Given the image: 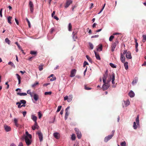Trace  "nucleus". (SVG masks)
<instances>
[{
  "instance_id": "f257e3e1",
  "label": "nucleus",
  "mask_w": 146,
  "mask_h": 146,
  "mask_svg": "<svg viewBox=\"0 0 146 146\" xmlns=\"http://www.w3.org/2000/svg\"><path fill=\"white\" fill-rule=\"evenodd\" d=\"M110 81L111 79H109V80H107V82L104 83V84L102 87V88L104 90H105L108 88L110 86L108 83L110 82Z\"/></svg>"
},
{
  "instance_id": "f03ea898",
  "label": "nucleus",
  "mask_w": 146,
  "mask_h": 146,
  "mask_svg": "<svg viewBox=\"0 0 146 146\" xmlns=\"http://www.w3.org/2000/svg\"><path fill=\"white\" fill-rule=\"evenodd\" d=\"M139 116L138 115L136 119V123L135 122H134L133 123V127L134 129H136L137 128V125L138 126L139 125Z\"/></svg>"
},
{
  "instance_id": "7ed1b4c3",
  "label": "nucleus",
  "mask_w": 146,
  "mask_h": 146,
  "mask_svg": "<svg viewBox=\"0 0 146 146\" xmlns=\"http://www.w3.org/2000/svg\"><path fill=\"white\" fill-rule=\"evenodd\" d=\"M118 40L117 39H116L115 40V42L112 43L111 46V50L112 52L114 51L116 46L118 44Z\"/></svg>"
},
{
  "instance_id": "20e7f679",
  "label": "nucleus",
  "mask_w": 146,
  "mask_h": 146,
  "mask_svg": "<svg viewBox=\"0 0 146 146\" xmlns=\"http://www.w3.org/2000/svg\"><path fill=\"white\" fill-rule=\"evenodd\" d=\"M29 7L31 13H33L34 11V6L33 3L31 1H29Z\"/></svg>"
},
{
  "instance_id": "39448f33",
  "label": "nucleus",
  "mask_w": 146,
  "mask_h": 146,
  "mask_svg": "<svg viewBox=\"0 0 146 146\" xmlns=\"http://www.w3.org/2000/svg\"><path fill=\"white\" fill-rule=\"evenodd\" d=\"M108 70H106V71L105 73L103 75V83H105L106 82H107V81H106V80L108 76Z\"/></svg>"
},
{
  "instance_id": "423d86ee",
  "label": "nucleus",
  "mask_w": 146,
  "mask_h": 146,
  "mask_svg": "<svg viewBox=\"0 0 146 146\" xmlns=\"http://www.w3.org/2000/svg\"><path fill=\"white\" fill-rule=\"evenodd\" d=\"M37 133L38 135L39 139L40 141H42L43 140V135L42 133L40 131H38Z\"/></svg>"
},
{
  "instance_id": "0eeeda50",
  "label": "nucleus",
  "mask_w": 146,
  "mask_h": 146,
  "mask_svg": "<svg viewBox=\"0 0 146 146\" xmlns=\"http://www.w3.org/2000/svg\"><path fill=\"white\" fill-rule=\"evenodd\" d=\"M70 107L68 106V107L65 110V119L66 120L69 114V113H68V110L70 109Z\"/></svg>"
},
{
  "instance_id": "6e6552de",
  "label": "nucleus",
  "mask_w": 146,
  "mask_h": 146,
  "mask_svg": "<svg viewBox=\"0 0 146 146\" xmlns=\"http://www.w3.org/2000/svg\"><path fill=\"white\" fill-rule=\"evenodd\" d=\"M113 137V135H109L106 137L104 139V141L105 142H107L108 141L111 139Z\"/></svg>"
},
{
  "instance_id": "1a4fd4ad",
  "label": "nucleus",
  "mask_w": 146,
  "mask_h": 146,
  "mask_svg": "<svg viewBox=\"0 0 146 146\" xmlns=\"http://www.w3.org/2000/svg\"><path fill=\"white\" fill-rule=\"evenodd\" d=\"M72 1L71 0H68L67 1L65 5V7L66 8H67L69 7V6L70 5V4H72Z\"/></svg>"
},
{
  "instance_id": "9d476101",
  "label": "nucleus",
  "mask_w": 146,
  "mask_h": 146,
  "mask_svg": "<svg viewBox=\"0 0 146 146\" xmlns=\"http://www.w3.org/2000/svg\"><path fill=\"white\" fill-rule=\"evenodd\" d=\"M76 70L75 69H74L73 70H72L71 71V74L70 75V76L71 77H74L75 75V74L76 73Z\"/></svg>"
},
{
  "instance_id": "9b49d317",
  "label": "nucleus",
  "mask_w": 146,
  "mask_h": 146,
  "mask_svg": "<svg viewBox=\"0 0 146 146\" xmlns=\"http://www.w3.org/2000/svg\"><path fill=\"white\" fill-rule=\"evenodd\" d=\"M110 78H109L108 80H109V79H111H111L112 80V83L113 84H115L114 80H115V74H113L112 75V77L111 78V75L110 76Z\"/></svg>"
},
{
  "instance_id": "f8f14e48",
  "label": "nucleus",
  "mask_w": 146,
  "mask_h": 146,
  "mask_svg": "<svg viewBox=\"0 0 146 146\" xmlns=\"http://www.w3.org/2000/svg\"><path fill=\"white\" fill-rule=\"evenodd\" d=\"M25 139L26 143L27 146L31 144V141L29 139L27 138L26 137V138H25Z\"/></svg>"
},
{
  "instance_id": "ddd939ff",
  "label": "nucleus",
  "mask_w": 146,
  "mask_h": 146,
  "mask_svg": "<svg viewBox=\"0 0 146 146\" xmlns=\"http://www.w3.org/2000/svg\"><path fill=\"white\" fill-rule=\"evenodd\" d=\"M126 57L127 58L131 59L132 58L131 53L130 52H127L126 54Z\"/></svg>"
},
{
  "instance_id": "4468645a",
  "label": "nucleus",
  "mask_w": 146,
  "mask_h": 146,
  "mask_svg": "<svg viewBox=\"0 0 146 146\" xmlns=\"http://www.w3.org/2000/svg\"><path fill=\"white\" fill-rule=\"evenodd\" d=\"M54 137L56 139H58L60 137V135L59 133L56 132L53 134Z\"/></svg>"
},
{
  "instance_id": "2eb2a0df",
  "label": "nucleus",
  "mask_w": 146,
  "mask_h": 146,
  "mask_svg": "<svg viewBox=\"0 0 146 146\" xmlns=\"http://www.w3.org/2000/svg\"><path fill=\"white\" fill-rule=\"evenodd\" d=\"M39 127L37 123H35L33 126H32V129L33 130H35L36 129H38Z\"/></svg>"
},
{
  "instance_id": "dca6fc26",
  "label": "nucleus",
  "mask_w": 146,
  "mask_h": 146,
  "mask_svg": "<svg viewBox=\"0 0 146 146\" xmlns=\"http://www.w3.org/2000/svg\"><path fill=\"white\" fill-rule=\"evenodd\" d=\"M120 60L121 62L124 63L125 61V57L124 56L122 53L121 54Z\"/></svg>"
},
{
  "instance_id": "f3484780",
  "label": "nucleus",
  "mask_w": 146,
  "mask_h": 146,
  "mask_svg": "<svg viewBox=\"0 0 146 146\" xmlns=\"http://www.w3.org/2000/svg\"><path fill=\"white\" fill-rule=\"evenodd\" d=\"M33 98L36 101L38 100L39 99L38 95L35 94H34Z\"/></svg>"
},
{
  "instance_id": "a211bd4d",
  "label": "nucleus",
  "mask_w": 146,
  "mask_h": 146,
  "mask_svg": "<svg viewBox=\"0 0 146 146\" xmlns=\"http://www.w3.org/2000/svg\"><path fill=\"white\" fill-rule=\"evenodd\" d=\"M102 46L101 44H100L98 45L97 48V51H101L102 50Z\"/></svg>"
},
{
  "instance_id": "6ab92c4d",
  "label": "nucleus",
  "mask_w": 146,
  "mask_h": 146,
  "mask_svg": "<svg viewBox=\"0 0 146 146\" xmlns=\"http://www.w3.org/2000/svg\"><path fill=\"white\" fill-rule=\"evenodd\" d=\"M4 128L6 131H9L11 130V127L5 125L4 126Z\"/></svg>"
},
{
  "instance_id": "aec40b11",
  "label": "nucleus",
  "mask_w": 146,
  "mask_h": 146,
  "mask_svg": "<svg viewBox=\"0 0 146 146\" xmlns=\"http://www.w3.org/2000/svg\"><path fill=\"white\" fill-rule=\"evenodd\" d=\"M14 121L15 125L17 127H18L19 126V124L18 123V120L16 118L14 119Z\"/></svg>"
},
{
  "instance_id": "412c9836",
  "label": "nucleus",
  "mask_w": 146,
  "mask_h": 146,
  "mask_svg": "<svg viewBox=\"0 0 146 146\" xmlns=\"http://www.w3.org/2000/svg\"><path fill=\"white\" fill-rule=\"evenodd\" d=\"M129 95L131 97H133L135 96V94L134 92L132 91H131L129 94Z\"/></svg>"
},
{
  "instance_id": "4be33fe9",
  "label": "nucleus",
  "mask_w": 146,
  "mask_h": 146,
  "mask_svg": "<svg viewBox=\"0 0 146 146\" xmlns=\"http://www.w3.org/2000/svg\"><path fill=\"white\" fill-rule=\"evenodd\" d=\"M37 117L33 115H31V119H32L34 121L35 123H37L36 122V120H37Z\"/></svg>"
},
{
  "instance_id": "5701e85b",
  "label": "nucleus",
  "mask_w": 146,
  "mask_h": 146,
  "mask_svg": "<svg viewBox=\"0 0 146 146\" xmlns=\"http://www.w3.org/2000/svg\"><path fill=\"white\" fill-rule=\"evenodd\" d=\"M16 75L17 76V78L18 80V84H19L21 83V77L19 74H16Z\"/></svg>"
},
{
  "instance_id": "b1692460",
  "label": "nucleus",
  "mask_w": 146,
  "mask_h": 146,
  "mask_svg": "<svg viewBox=\"0 0 146 146\" xmlns=\"http://www.w3.org/2000/svg\"><path fill=\"white\" fill-rule=\"evenodd\" d=\"M94 53L96 59L98 60H100V58L99 55V54H98L95 51H94Z\"/></svg>"
},
{
  "instance_id": "393cba45",
  "label": "nucleus",
  "mask_w": 146,
  "mask_h": 146,
  "mask_svg": "<svg viewBox=\"0 0 146 146\" xmlns=\"http://www.w3.org/2000/svg\"><path fill=\"white\" fill-rule=\"evenodd\" d=\"M124 66L125 67V69L127 70L128 69V62H125L123 63Z\"/></svg>"
},
{
  "instance_id": "a878e982",
  "label": "nucleus",
  "mask_w": 146,
  "mask_h": 146,
  "mask_svg": "<svg viewBox=\"0 0 146 146\" xmlns=\"http://www.w3.org/2000/svg\"><path fill=\"white\" fill-rule=\"evenodd\" d=\"M68 102H71L72 99L73 97L72 95H69L68 96Z\"/></svg>"
},
{
  "instance_id": "bb28decb",
  "label": "nucleus",
  "mask_w": 146,
  "mask_h": 146,
  "mask_svg": "<svg viewBox=\"0 0 146 146\" xmlns=\"http://www.w3.org/2000/svg\"><path fill=\"white\" fill-rule=\"evenodd\" d=\"M76 134H77V137L79 139H80L82 137V135L80 132H77V133H76Z\"/></svg>"
},
{
  "instance_id": "cd10ccee",
  "label": "nucleus",
  "mask_w": 146,
  "mask_h": 146,
  "mask_svg": "<svg viewBox=\"0 0 146 146\" xmlns=\"http://www.w3.org/2000/svg\"><path fill=\"white\" fill-rule=\"evenodd\" d=\"M138 78H137V77H136L135 78V80H134L133 81V82H132V84L133 85H134V84H135L138 81Z\"/></svg>"
},
{
  "instance_id": "c85d7f7f",
  "label": "nucleus",
  "mask_w": 146,
  "mask_h": 146,
  "mask_svg": "<svg viewBox=\"0 0 146 146\" xmlns=\"http://www.w3.org/2000/svg\"><path fill=\"white\" fill-rule=\"evenodd\" d=\"M12 18V17L11 16H9L7 18V21L10 24H11V19Z\"/></svg>"
},
{
  "instance_id": "c756f323",
  "label": "nucleus",
  "mask_w": 146,
  "mask_h": 146,
  "mask_svg": "<svg viewBox=\"0 0 146 146\" xmlns=\"http://www.w3.org/2000/svg\"><path fill=\"white\" fill-rule=\"evenodd\" d=\"M44 66V65L43 64H41L38 67V69L39 71H42L43 69V67Z\"/></svg>"
},
{
  "instance_id": "7c9ffc66",
  "label": "nucleus",
  "mask_w": 146,
  "mask_h": 146,
  "mask_svg": "<svg viewBox=\"0 0 146 146\" xmlns=\"http://www.w3.org/2000/svg\"><path fill=\"white\" fill-rule=\"evenodd\" d=\"M17 94L20 96H24L27 95V94L26 93H18Z\"/></svg>"
},
{
  "instance_id": "2f4dec72",
  "label": "nucleus",
  "mask_w": 146,
  "mask_h": 146,
  "mask_svg": "<svg viewBox=\"0 0 146 146\" xmlns=\"http://www.w3.org/2000/svg\"><path fill=\"white\" fill-rule=\"evenodd\" d=\"M37 53V52L34 51H31L30 52V54L33 55H35V56L36 55Z\"/></svg>"
},
{
  "instance_id": "473e14b6",
  "label": "nucleus",
  "mask_w": 146,
  "mask_h": 146,
  "mask_svg": "<svg viewBox=\"0 0 146 146\" xmlns=\"http://www.w3.org/2000/svg\"><path fill=\"white\" fill-rule=\"evenodd\" d=\"M68 29L69 31H72V25L71 23H69L68 25Z\"/></svg>"
},
{
  "instance_id": "72a5a7b5",
  "label": "nucleus",
  "mask_w": 146,
  "mask_h": 146,
  "mask_svg": "<svg viewBox=\"0 0 146 146\" xmlns=\"http://www.w3.org/2000/svg\"><path fill=\"white\" fill-rule=\"evenodd\" d=\"M8 64L11 65L12 67L14 68H15V66L13 63L11 62H8Z\"/></svg>"
},
{
  "instance_id": "f704fd0d",
  "label": "nucleus",
  "mask_w": 146,
  "mask_h": 146,
  "mask_svg": "<svg viewBox=\"0 0 146 146\" xmlns=\"http://www.w3.org/2000/svg\"><path fill=\"white\" fill-rule=\"evenodd\" d=\"M87 59L88 60V61L92 63V60L91 58L88 55H86V56Z\"/></svg>"
},
{
  "instance_id": "c9c22d12",
  "label": "nucleus",
  "mask_w": 146,
  "mask_h": 146,
  "mask_svg": "<svg viewBox=\"0 0 146 146\" xmlns=\"http://www.w3.org/2000/svg\"><path fill=\"white\" fill-rule=\"evenodd\" d=\"M134 40H135V48H137L138 46V43L137 42V40L136 38H134Z\"/></svg>"
},
{
  "instance_id": "e433bc0d",
  "label": "nucleus",
  "mask_w": 146,
  "mask_h": 146,
  "mask_svg": "<svg viewBox=\"0 0 146 146\" xmlns=\"http://www.w3.org/2000/svg\"><path fill=\"white\" fill-rule=\"evenodd\" d=\"M146 40V35H143V36L142 41L143 42H145Z\"/></svg>"
},
{
  "instance_id": "4c0bfd02",
  "label": "nucleus",
  "mask_w": 146,
  "mask_h": 146,
  "mask_svg": "<svg viewBox=\"0 0 146 146\" xmlns=\"http://www.w3.org/2000/svg\"><path fill=\"white\" fill-rule=\"evenodd\" d=\"M5 42L9 44H10V41L9 40L8 38H6L5 39Z\"/></svg>"
},
{
  "instance_id": "58836bf2",
  "label": "nucleus",
  "mask_w": 146,
  "mask_h": 146,
  "mask_svg": "<svg viewBox=\"0 0 146 146\" xmlns=\"http://www.w3.org/2000/svg\"><path fill=\"white\" fill-rule=\"evenodd\" d=\"M62 108V106H58L57 108V110L56 111V112H59L61 110V109Z\"/></svg>"
},
{
  "instance_id": "ea45409f",
  "label": "nucleus",
  "mask_w": 146,
  "mask_h": 146,
  "mask_svg": "<svg viewBox=\"0 0 146 146\" xmlns=\"http://www.w3.org/2000/svg\"><path fill=\"white\" fill-rule=\"evenodd\" d=\"M26 137L27 138H29L30 139H31L32 138V136L31 134H29L27 135H26L25 136V138H26Z\"/></svg>"
},
{
  "instance_id": "a19ab883",
  "label": "nucleus",
  "mask_w": 146,
  "mask_h": 146,
  "mask_svg": "<svg viewBox=\"0 0 146 146\" xmlns=\"http://www.w3.org/2000/svg\"><path fill=\"white\" fill-rule=\"evenodd\" d=\"M26 20L28 23L29 27V28H30L31 27V24H30L29 21V19H28L27 18H26Z\"/></svg>"
},
{
  "instance_id": "79ce46f5",
  "label": "nucleus",
  "mask_w": 146,
  "mask_h": 146,
  "mask_svg": "<svg viewBox=\"0 0 146 146\" xmlns=\"http://www.w3.org/2000/svg\"><path fill=\"white\" fill-rule=\"evenodd\" d=\"M120 144L121 146H126V143L125 141L121 142Z\"/></svg>"
},
{
  "instance_id": "37998d69",
  "label": "nucleus",
  "mask_w": 146,
  "mask_h": 146,
  "mask_svg": "<svg viewBox=\"0 0 146 146\" xmlns=\"http://www.w3.org/2000/svg\"><path fill=\"white\" fill-rule=\"evenodd\" d=\"M110 65L111 67L113 68H116V66H115L112 63H110Z\"/></svg>"
},
{
  "instance_id": "c03bdc74",
  "label": "nucleus",
  "mask_w": 146,
  "mask_h": 146,
  "mask_svg": "<svg viewBox=\"0 0 146 146\" xmlns=\"http://www.w3.org/2000/svg\"><path fill=\"white\" fill-rule=\"evenodd\" d=\"M38 115L39 118L40 119L42 116V115L40 111H39L38 112Z\"/></svg>"
},
{
  "instance_id": "a18cd8bd",
  "label": "nucleus",
  "mask_w": 146,
  "mask_h": 146,
  "mask_svg": "<svg viewBox=\"0 0 146 146\" xmlns=\"http://www.w3.org/2000/svg\"><path fill=\"white\" fill-rule=\"evenodd\" d=\"M114 38V36H113L111 35V36H110L109 39V41H112L113 39Z\"/></svg>"
},
{
  "instance_id": "49530a36",
  "label": "nucleus",
  "mask_w": 146,
  "mask_h": 146,
  "mask_svg": "<svg viewBox=\"0 0 146 146\" xmlns=\"http://www.w3.org/2000/svg\"><path fill=\"white\" fill-rule=\"evenodd\" d=\"M75 138H76V137H75V134H73L72 135V137H71L72 139V140H74L75 139Z\"/></svg>"
},
{
  "instance_id": "de8ad7c7",
  "label": "nucleus",
  "mask_w": 146,
  "mask_h": 146,
  "mask_svg": "<svg viewBox=\"0 0 146 146\" xmlns=\"http://www.w3.org/2000/svg\"><path fill=\"white\" fill-rule=\"evenodd\" d=\"M51 94H52L51 92H45L44 93V94L45 95H50Z\"/></svg>"
},
{
  "instance_id": "09e8293b",
  "label": "nucleus",
  "mask_w": 146,
  "mask_h": 146,
  "mask_svg": "<svg viewBox=\"0 0 146 146\" xmlns=\"http://www.w3.org/2000/svg\"><path fill=\"white\" fill-rule=\"evenodd\" d=\"M20 103L23 104H25L26 103V101L24 100H21L20 101Z\"/></svg>"
},
{
  "instance_id": "8fccbe9b",
  "label": "nucleus",
  "mask_w": 146,
  "mask_h": 146,
  "mask_svg": "<svg viewBox=\"0 0 146 146\" xmlns=\"http://www.w3.org/2000/svg\"><path fill=\"white\" fill-rule=\"evenodd\" d=\"M17 105H18V108H21V104L20 102H18L16 103Z\"/></svg>"
},
{
  "instance_id": "3c124183",
  "label": "nucleus",
  "mask_w": 146,
  "mask_h": 146,
  "mask_svg": "<svg viewBox=\"0 0 146 146\" xmlns=\"http://www.w3.org/2000/svg\"><path fill=\"white\" fill-rule=\"evenodd\" d=\"M72 34L73 35V38L74 39H75L77 38V36H75V33H74V32H73L72 33Z\"/></svg>"
},
{
  "instance_id": "603ef678",
  "label": "nucleus",
  "mask_w": 146,
  "mask_h": 146,
  "mask_svg": "<svg viewBox=\"0 0 146 146\" xmlns=\"http://www.w3.org/2000/svg\"><path fill=\"white\" fill-rule=\"evenodd\" d=\"M89 44L90 46V47L91 48V49H93L94 48V46H93V44L91 43H89Z\"/></svg>"
},
{
  "instance_id": "864d4df0",
  "label": "nucleus",
  "mask_w": 146,
  "mask_h": 146,
  "mask_svg": "<svg viewBox=\"0 0 146 146\" xmlns=\"http://www.w3.org/2000/svg\"><path fill=\"white\" fill-rule=\"evenodd\" d=\"M129 104L130 102L129 100H127L125 101V104L127 106L129 105Z\"/></svg>"
},
{
  "instance_id": "5fc2aeb1",
  "label": "nucleus",
  "mask_w": 146,
  "mask_h": 146,
  "mask_svg": "<svg viewBox=\"0 0 146 146\" xmlns=\"http://www.w3.org/2000/svg\"><path fill=\"white\" fill-rule=\"evenodd\" d=\"M56 80V78L54 76V77H52V78H51L50 79V81H54Z\"/></svg>"
},
{
  "instance_id": "6e6d98bb",
  "label": "nucleus",
  "mask_w": 146,
  "mask_h": 146,
  "mask_svg": "<svg viewBox=\"0 0 146 146\" xmlns=\"http://www.w3.org/2000/svg\"><path fill=\"white\" fill-rule=\"evenodd\" d=\"M87 65H88V63L87 62L85 61L84 62L83 66L84 67Z\"/></svg>"
},
{
  "instance_id": "4d7b16f0",
  "label": "nucleus",
  "mask_w": 146,
  "mask_h": 146,
  "mask_svg": "<svg viewBox=\"0 0 146 146\" xmlns=\"http://www.w3.org/2000/svg\"><path fill=\"white\" fill-rule=\"evenodd\" d=\"M15 44H16L17 45V46H18V47L19 48H21V46H20V45H19V44H18V42H15Z\"/></svg>"
},
{
  "instance_id": "13d9d810",
  "label": "nucleus",
  "mask_w": 146,
  "mask_h": 146,
  "mask_svg": "<svg viewBox=\"0 0 146 146\" xmlns=\"http://www.w3.org/2000/svg\"><path fill=\"white\" fill-rule=\"evenodd\" d=\"M38 82H36V83H34L32 86L33 87H34L36 85H38Z\"/></svg>"
},
{
  "instance_id": "bf43d9fd",
  "label": "nucleus",
  "mask_w": 146,
  "mask_h": 146,
  "mask_svg": "<svg viewBox=\"0 0 146 146\" xmlns=\"http://www.w3.org/2000/svg\"><path fill=\"white\" fill-rule=\"evenodd\" d=\"M85 89L86 90H90L91 89V88H89L87 86H85Z\"/></svg>"
},
{
  "instance_id": "052dcab7",
  "label": "nucleus",
  "mask_w": 146,
  "mask_h": 146,
  "mask_svg": "<svg viewBox=\"0 0 146 146\" xmlns=\"http://www.w3.org/2000/svg\"><path fill=\"white\" fill-rule=\"evenodd\" d=\"M105 5L106 4H104V6H103V8H102V9L100 10V12L98 13V14H100L102 11H103V9H104V7H105Z\"/></svg>"
},
{
  "instance_id": "680f3d73",
  "label": "nucleus",
  "mask_w": 146,
  "mask_h": 146,
  "mask_svg": "<svg viewBox=\"0 0 146 146\" xmlns=\"http://www.w3.org/2000/svg\"><path fill=\"white\" fill-rule=\"evenodd\" d=\"M54 31V28H52L50 30V32L51 33H52L53 31Z\"/></svg>"
},
{
  "instance_id": "e2e57ef3",
  "label": "nucleus",
  "mask_w": 146,
  "mask_h": 146,
  "mask_svg": "<svg viewBox=\"0 0 146 146\" xmlns=\"http://www.w3.org/2000/svg\"><path fill=\"white\" fill-rule=\"evenodd\" d=\"M3 9H1V10H0V16H1V17H2V11Z\"/></svg>"
},
{
  "instance_id": "0e129e2a",
  "label": "nucleus",
  "mask_w": 146,
  "mask_h": 146,
  "mask_svg": "<svg viewBox=\"0 0 146 146\" xmlns=\"http://www.w3.org/2000/svg\"><path fill=\"white\" fill-rule=\"evenodd\" d=\"M98 36H99V35H95L92 36L91 37V38H97V37H98Z\"/></svg>"
},
{
  "instance_id": "69168bd1",
  "label": "nucleus",
  "mask_w": 146,
  "mask_h": 146,
  "mask_svg": "<svg viewBox=\"0 0 146 146\" xmlns=\"http://www.w3.org/2000/svg\"><path fill=\"white\" fill-rule=\"evenodd\" d=\"M75 130L76 131V133H77V132H80V131H79L78 129L77 128H75Z\"/></svg>"
},
{
  "instance_id": "338daca9",
  "label": "nucleus",
  "mask_w": 146,
  "mask_h": 146,
  "mask_svg": "<svg viewBox=\"0 0 146 146\" xmlns=\"http://www.w3.org/2000/svg\"><path fill=\"white\" fill-rule=\"evenodd\" d=\"M15 21L17 24L18 25H19V22L18 20L16 18L15 19Z\"/></svg>"
},
{
  "instance_id": "774afa93",
  "label": "nucleus",
  "mask_w": 146,
  "mask_h": 146,
  "mask_svg": "<svg viewBox=\"0 0 146 146\" xmlns=\"http://www.w3.org/2000/svg\"><path fill=\"white\" fill-rule=\"evenodd\" d=\"M18 146H23V144L22 142H20Z\"/></svg>"
}]
</instances>
